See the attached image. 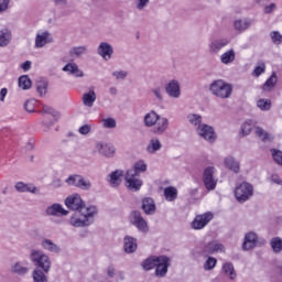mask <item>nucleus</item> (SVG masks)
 <instances>
[{"label":"nucleus","instance_id":"obj_6","mask_svg":"<svg viewBox=\"0 0 282 282\" xmlns=\"http://www.w3.org/2000/svg\"><path fill=\"white\" fill-rule=\"evenodd\" d=\"M169 268H171V258L167 256H159L154 271L155 276H158V279H164V276L169 274Z\"/></svg>","mask_w":282,"mask_h":282},{"label":"nucleus","instance_id":"obj_36","mask_svg":"<svg viewBox=\"0 0 282 282\" xmlns=\"http://www.w3.org/2000/svg\"><path fill=\"white\" fill-rule=\"evenodd\" d=\"M162 149V142H160V139L154 138L150 140V143L147 147V152L151 155L158 153Z\"/></svg>","mask_w":282,"mask_h":282},{"label":"nucleus","instance_id":"obj_61","mask_svg":"<svg viewBox=\"0 0 282 282\" xmlns=\"http://www.w3.org/2000/svg\"><path fill=\"white\" fill-rule=\"evenodd\" d=\"M10 6V0H0V14L1 12H6Z\"/></svg>","mask_w":282,"mask_h":282},{"label":"nucleus","instance_id":"obj_55","mask_svg":"<svg viewBox=\"0 0 282 282\" xmlns=\"http://www.w3.org/2000/svg\"><path fill=\"white\" fill-rule=\"evenodd\" d=\"M34 107H36V100H34V99L26 100L24 104V109L29 113H34Z\"/></svg>","mask_w":282,"mask_h":282},{"label":"nucleus","instance_id":"obj_27","mask_svg":"<svg viewBox=\"0 0 282 282\" xmlns=\"http://www.w3.org/2000/svg\"><path fill=\"white\" fill-rule=\"evenodd\" d=\"M166 129H169V119H166L164 117H159L152 131L156 135H162V133H164V131H166Z\"/></svg>","mask_w":282,"mask_h":282},{"label":"nucleus","instance_id":"obj_21","mask_svg":"<svg viewBox=\"0 0 282 282\" xmlns=\"http://www.w3.org/2000/svg\"><path fill=\"white\" fill-rule=\"evenodd\" d=\"M123 250L127 254H133L138 250V239L131 236L123 238Z\"/></svg>","mask_w":282,"mask_h":282},{"label":"nucleus","instance_id":"obj_35","mask_svg":"<svg viewBox=\"0 0 282 282\" xmlns=\"http://www.w3.org/2000/svg\"><path fill=\"white\" fill-rule=\"evenodd\" d=\"M256 135L257 138H259V140H261V142H264V143L272 142V140H274V135H272L261 127L256 128Z\"/></svg>","mask_w":282,"mask_h":282},{"label":"nucleus","instance_id":"obj_7","mask_svg":"<svg viewBox=\"0 0 282 282\" xmlns=\"http://www.w3.org/2000/svg\"><path fill=\"white\" fill-rule=\"evenodd\" d=\"M65 206L69 208V210H77V213H82V210H87V206H85V202L78 194H73L66 197Z\"/></svg>","mask_w":282,"mask_h":282},{"label":"nucleus","instance_id":"obj_12","mask_svg":"<svg viewBox=\"0 0 282 282\" xmlns=\"http://www.w3.org/2000/svg\"><path fill=\"white\" fill-rule=\"evenodd\" d=\"M51 43H54V36H52V33H50V31L39 32L35 35V47L37 50H41L45 47V45H50Z\"/></svg>","mask_w":282,"mask_h":282},{"label":"nucleus","instance_id":"obj_46","mask_svg":"<svg viewBox=\"0 0 282 282\" xmlns=\"http://www.w3.org/2000/svg\"><path fill=\"white\" fill-rule=\"evenodd\" d=\"M45 271L41 269H35L33 271V281L34 282H47V275H45Z\"/></svg>","mask_w":282,"mask_h":282},{"label":"nucleus","instance_id":"obj_18","mask_svg":"<svg viewBox=\"0 0 282 282\" xmlns=\"http://www.w3.org/2000/svg\"><path fill=\"white\" fill-rule=\"evenodd\" d=\"M96 150L100 155H104V158H113V154L116 153V148L109 143L98 142L96 144Z\"/></svg>","mask_w":282,"mask_h":282},{"label":"nucleus","instance_id":"obj_5","mask_svg":"<svg viewBox=\"0 0 282 282\" xmlns=\"http://www.w3.org/2000/svg\"><path fill=\"white\" fill-rule=\"evenodd\" d=\"M217 169L215 166H207L203 172V183L207 191H215L217 188V177L215 176Z\"/></svg>","mask_w":282,"mask_h":282},{"label":"nucleus","instance_id":"obj_10","mask_svg":"<svg viewBox=\"0 0 282 282\" xmlns=\"http://www.w3.org/2000/svg\"><path fill=\"white\" fill-rule=\"evenodd\" d=\"M196 132L198 133L199 138H203V140H206L210 144L217 140L215 129L206 123L199 124V127L196 128Z\"/></svg>","mask_w":282,"mask_h":282},{"label":"nucleus","instance_id":"obj_41","mask_svg":"<svg viewBox=\"0 0 282 282\" xmlns=\"http://www.w3.org/2000/svg\"><path fill=\"white\" fill-rule=\"evenodd\" d=\"M18 85L20 89L26 90L32 88V79H30V76L22 75L18 79Z\"/></svg>","mask_w":282,"mask_h":282},{"label":"nucleus","instance_id":"obj_16","mask_svg":"<svg viewBox=\"0 0 282 282\" xmlns=\"http://www.w3.org/2000/svg\"><path fill=\"white\" fill-rule=\"evenodd\" d=\"M97 54L104 61H111V56H113V46L107 42H101L97 47Z\"/></svg>","mask_w":282,"mask_h":282},{"label":"nucleus","instance_id":"obj_22","mask_svg":"<svg viewBox=\"0 0 282 282\" xmlns=\"http://www.w3.org/2000/svg\"><path fill=\"white\" fill-rule=\"evenodd\" d=\"M257 241H259V237L254 232L246 234L242 250H252L253 248H257Z\"/></svg>","mask_w":282,"mask_h":282},{"label":"nucleus","instance_id":"obj_52","mask_svg":"<svg viewBox=\"0 0 282 282\" xmlns=\"http://www.w3.org/2000/svg\"><path fill=\"white\" fill-rule=\"evenodd\" d=\"M149 3H151V0H134V8L139 12H142L149 7Z\"/></svg>","mask_w":282,"mask_h":282},{"label":"nucleus","instance_id":"obj_34","mask_svg":"<svg viewBox=\"0 0 282 282\" xmlns=\"http://www.w3.org/2000/svg\"><path fill=\"white\" fill-rule=\"evenodd\" d=\"M41 246L44 250H47V252H54L55 254L61 252V247L50 239H43Z\"/></svg>","mask_w":282,"mask_h":282},{"label":"nucleus","instance_id":"obj_44","mask_svg":"<svg viewBox=\"0 0 282 282\" xmlns=\"http://www.w3.org/2000/svg\"><path fill=\"white\" fill-rule=\"evenodd\" d=\"M253 127H254V123H252V120L246 121L245 123H242L240 128V135L242 138H246V135L252 132Z\"/></svg>","mask_w":282,"mask_h":282},{"label":"nucleus","instance_id":"obj_33","mask_svg":"<svg viewBox=\"0 0 282 282\" xmlns=\"http://www.w3.org/2000/svg\"><path fill=\"white\" fill-rule=\"evenodd\" d=\"M236 58L237 53L235 52V48H230L220 55V63H223V65H230Z\"/></svg>","mask_w":282,"mask_h":282},{"label":"nucleus","instance_id":"obj_32","mask_svg":"<svg viewBox=\"0 0 282 282\" xmlns=\"http://www.w3.org/2000/svg\"><path fill=\"white\" fill-rule=\"evenodd\" d=\"M159 259H160V256H150L149 258H147L145 260H143L141 262V268L145 272H149V271L153 270V268H155V265L158 264Z\"/></svg>","mask_w":282,"mask_h":282},{"label":"nucleus","instance_id":"obj_57","mask_svg":"<svg viewBox=\"0 0 282 282\" xmlns=\"http://www.w3.org/2000/svg\"><path fill=\"white\" fill-rule=\"evenodd\" d=\"M112 76L116 78V80H124V78L129 76V73H127V70H117L112 73Z\"/></svg>","mask_w":282,"mask_h":282},{"label":"nucleus","instance_id":"obj_42","mask_svg":"<svg viewBox=\"0 0 282 282\" xmlns=\"http://www.w3.org/2000/svg\"><path fill=\"white\" fill-rule=\"evenodd\" d=\"M186 118H187V122H189V124H192V127L197 128V127H199V124H204V123H202V121L204 120L202 115L188 113Z\"/></svg>","mask_w":282,"mask_h":282},{"label":"nucleus","instance_id":"obj_3","mask_svg":"<svg viewBox=\"0 0 282 282\" xmlns=\"http://www.w3.org/2000/svg\"><path fill=\"white\" fill-rule=\"evenodd\" d=\"M209 91L217 98H230L232 96V86L224 79H217L209 86Z\"/></svg>","mask_w":282,"mask_h":282},{"label":"nucleus","instance_id":"obj_59","mask_svg":"<svg viewBox=\"0 0 282 282\" xmlns=\"http://www.w3.org/2000/svg\"><path fill=\"white\" fill-rule=\"evenodd\" d=\"M151 91L155 96V98L158 100H160V102H162V100H164V96L162 95V88L156 87V88H153Z\"/></svg>","mask_w":282,"mask_h":282},{"label":"nucleus","instance_id":"obj_13","mask_svg":"<svg viewBox=\"0 0 282 282\" xmlns=\"http://www.w3.org/2000/svg\"><path fill=\"white\" fill-rule=\"evenodd\" d=\"M140 176L126 173L124 180H126V186L128 191H132L133 193H137V191H140L142 188V180L139 178Z\"/></svg>","mask_w":282,"mask_h":282},{"label":"nucleus","instance_id":"obj_2","mask_svg":"<svg viewBox=\"0 0 282 282\" xmlns=\"http://www.w3.org/2000/svg\"><path fill=\"white\" fill-rule=\"evenodd\" d=\"M29 259L45 273H48L52 269V260L50 259V256L41 250L32 249Z\"/></svg>","mask_w":282,"mask_h":282},{"label":"nucleus","instance_id":"obj_48","mask_svg":"<svg viewBox=\"0 0 282 282\" xmlns=\"http://www.w3.org/2000/svg\"><path fill=\"white\" fill-rule=\"evenodd\" d=\"M257 107H259L261 111H270L272 101L270 99H260L257 101Z\"/></svg>","mask_w":282,"mask_h":282},{"label":"nucleus","instance_id":"obj_53","mask_svg":"<svg viewBox=\"0 0 282 282\" xmlns=\"http://www.w3.org/2000/svg\"><path fill=\"white\" fill-rule=\"evenodd\" d=\"M270 39H271L273 45H281V43H282V35L279 31H272L270 33Z\"/></svg>","mask_w":282,"mask_h":282},{"label":"nucleus","instance_id":"obj_37","mask_svg":"<svg viewBox=\"0 0 282 282\" xmlns=\"http://www.w3.org/2000/svg\"><path fill=\"white\" fill-rule=\"evenodd\" d=\"M278 77H276V73H273L268 79L267 82L263 84L262 89L263 91H272V89H274V87H276V83H278Z\"/></svg>","mask_w":282,"mask_h":282},{"label":"nucleus","instance_id":"obj_64","mask_svg":"<svg viewBox=\"0 0 282 282\" xmlns=\"http://www.w3.org/2000/svg\"><path fill=\"white\" fill-rule=\"evenodd\" d=\"M107 274L109 279H113L116 276V268L113 265L108 267Z\"/></svg>","mask_w":282,"mask_h":282},{"label":"nucleus","instance_id":"obj_24","mask_svg":"<svg viewBox=\"0 0 282 282\" xmlns=\"http://www.w3.org/2000/svg\"><path fill=\"white\" fill-rule=\"evenodd\" d=\"M224 165L232 173L239 174L241 171V164L234 156H227L224 159Z\"/></svg>","mask_w":282,"mask_h":282},{"label":"nucleus","instance_id":"obj_15","mask_svg":"<svg viewBox=\"0 0 282 282\" xmlns=\"http://www.w3.org/2000/svg\"><path fill=\"white\" fill-rule=\"evenodd\" d=\"M217 252H226V247H224V243L210 241L203 247V254H217Z\"/></svg>","mask_w":282,"mask_h":282},{"label":"nucleus","instance_id":"obj_23","mask_svg":"<svg viewBox=\"0 0 282 282\" xmlns=\"http://www.w3.org/2000/svg\"><path fill=\"white\" fill-rule=\"evenodd\" d=\"M62 72H67L68 74H70V76H75V78H83V76H85V73L78 67V64L76 63L66 64L62 68Z\"/></svg>","mask_w":282,"mask_h":282},{"label":"nucleus","instance_id":"obj_40","mask_svg":"<svg viewBox=\"0 0 282 282\" xmlns=\"http://www.w3.org/2000/svg\"><path fill=\"white\" fill-rule=\"evenodd\" d=\"M164 197L166 202H175V199H177V188L173 186L165 187Z\"/></svg>","mask_w":282,"mask_h":282},{"label":"nucleus","instance_id":"obj_51","mask_svg":"<svg viewBox=\"0 0 282 282\" xmlns=\"http://www.w3.org/2000/svg\"><path fill=\"white\" fill-rule=\"evenodd\" d=\"M77 188H80V191H90L91 189V181L80 176Z\"/></svg>","mask_w":282,"mask_h":282},{"label":"nucleus","instance_id":"obj_17","mask_svg":"<svg viewBox=\"0 0 282 282\" xmlns=\"http://www.w3.org/2000/svg\"><path fill=\"white\" fill-rule=\"evenodd\" d=\"M46 215L50 217H67L69 215V210L63 208V205L55 203L46 208Z\"/></svg>","mask_w":282,"mask_h":282},{"label":"nucleus","instance_id":"obj_4","mask_svg":"<svg viewBox=\"0 0 282 282\" xmlns=\"http://www.w3.org/2000/svg\"><path fill=\"white\" fill-rule=\"evenodd\" d=\"M235 195L237 200L240 202V204H243V202H248V199L254 195V187L252 184L243 182L236 186Z\"/></svg>","mask_w":282,"mask_h":282},{"label":"nucleus","instance_id":"obj_1","mask_svg":"<svg viewBox=\"0 0 282 282\" xmlns=\"http://www.w3.org/2000/svg\"><path fill=\"white\" fill-rule=\"evenodd\" d=\"M96 215H98V207L89 205L86 209H82V212H76L70 217L69 224L74 228H87L96 221Z\"/></svg>","mask_w":282,"mask_h":282},{"label":"nucleus","instance_id":"obj_25","mask_svg":"<svg viewBox=\"0 0 282 282\" xmlns=\"http://www.w3.org/2000/svg\"><path fill=\"white\" fill-rule=\"evenodd\" d=\"M12 43V30L9 28L0 29V47H8Z\"/></svg>","mask_w":282,"mask_h":282},{"label":"nucleus","instance_id":"obj_63","mask_svg":"<svg viewBox=\"0 0 282 282\" xmlns=\"http://www.w3.org/2000/svg\"><path fill=\"white\" fill-rule=\"evenodd\" d=\"M271 182H273V184H278V186H282V180L278 174L271 175Z\"/></svg>","mask_w":282,"mask_h":282},{"label":"nucleus","instance_id":"obj_20","mask_svg":"<svg viewBox=\"0 0 282 282\" xmlns=\"http://www.w3.org/2000/svg\"><path fill=\"white\" fill-rule=\"evenodd\" d=\"M14 188L18 193H32L33 195H39V193H41V189L34 184H25L23 182L15 183Z\"/></svg>","mask_w":282,"mask_h":282},{"label":"nucleus","instance_id":"obj_56","mask_svg":"<svg viewBox=\"0 0 282 282\" xmlns=\"http://www.w3.org/2000/svg\"><path fill=\"white\" fill-rule=\"evenodd\" d=\"M102 124L105 129H116V119L113 118L102 119Z\"/></svg>","mask_w":282,"mask_h":282},{"label":"nucleus","instance_id":"obj_49","mask_svg":"<svg viewBox=\"0 0 282 282\" xmlns=\"http://www.w3.org/2000/svg\"><path fill=\"white\" fill-rule=\"evenodd\" d=\"M84 54H87V46H75L70 50V56H76V58H80Z\"/></svg>","mask_w":282,"mask_h":282},{"label":"nucleus","instance_id":"obj_19","mask_svg":"<svg viewBox=\"0 0 282 282\" xmlns=\"http://www.w3.org/2000/svg\"><path fill=\"white\" fill-rule=\"evenodd\" d=\"M122 177H124V171L116 170L108 175L107 182L112 186V188H118L122 184Z\"/></svg>","mask_w":282,"mask_h":282},{"label":"nucleus","instance_id":"obj_43","mask_svg":"<svg viewBox=\"0 0 282 282\" xmlns=\"http://www.w3.org/2000/svg\"><path fill=\"white\" fill-rule=\"evenodd\" d=\"M270 246L275 254H279V252H282V238L281 237H274L270 240Z\"/></svg>","mask_w":282,"mask_h":282},{"label":"nucleus","instance_id":"obj_60","mask_svg":"<svg viewBox=\"0 0 282 282\" xmlns=\"http://www.w3.org/2000/svg\"><path fill=\"white\" fill-rule=\"evenodd\" d=\"M78 131L82 135H87L91 131V126L84 124L78 129Z\"/></svg>","mask_w":282,"mask_h":282},{"label":"nucleus","instance_id":"obj_50","mask_svg":"<svg viewBox=\"0 0 282 282\" xmlns=\"http://www.w3.org/2000/svg\"><path fill=\"white\" fill-rule=\"evenodd\" d=\"M80 177L82 175L80 174H73V175H69L67 178H66V184L68 186H75L76 188H78V184L80 182Z\"/></svg>","mask_w":282,"mask_h":282},{"label":"nucleus","instance_id":"obj_47","mask_svg":"<svg viewBox=\"0 0 282 282\" xmlns=\"http://www.w3.org/2000/svg\"><path fill=\"white\" fill-rule=\"evenodd\" d=\"M217 265V260L215 257H207V260L205 261L203 269L205 272H210V270H215V267Z\"/></svg>","mask_w":282,"mask_h":282},{"label":"nucleus","instance_id":"obj_14","mask_svg":"<svg viewBox=\"0 0 282 282\" xmlns=\"http://www.w3.org/2000/svg\"><path fill=\"white\" fill-rule=\"evenodd\" d=\"M165 94H167L170 98H180V96H182V88L180 87V82H177L176 79L170 80L165 85Z\"/></svg>","mask_w":282,"mask_h":282},{"label":"nucleus","instance_id":"obj_9","mask_svg":"<svg viewBox=\"0 0 282 282\" xmlns=\"http://www.w3.org/2000/svg\"><path fill=\"white\" fill-rule=\"evenodd\" d=\"M214 217L215 216L210 212H207L202 215H196L194 220L192 221V228L194 230H203V228H206V226H208V224L213 221Z\"/></svg>","mask_w":282,"mask_h":282},{"label":"nucleus","instance_id":"obj_62","mask_svg":"<svg viewBox=\"0 0 282 282\" xmlns=\"http://www.w3.org/2000/svg\"><path fill=\"white\" fill-rule=\"evenodd\" d=\"M276 10V4L275 3H270L264 8V14H272Z\"/></svg>","mask_w":282,"mask_h":282},{"label":"nucleus","instance_id":"obj_31","mask_svg":"<svg viewBox=\"0 0 282 282\" xmlns=\"http://www.w3.org/2000/svg\"><path fill=\"white\" fill-rule=\"evenodd\" d=\"M252 25V20L250 19H239L234 22V28L237 32H246V30H250Z\"/></svg>","mask_w":282,"mask_h":282},{"label":"nucleus","instance_id":"obj_58","mask_svg":"<svg viewBox=\"0 0 282 282\" xmlns=\"http://www.w3.org/2000/svg\"><path fill=\"white\" fill-rule=\"evenodd\" d=\"M265 73V64L264 63H261L260 66H257L254 69H253V76H261V74H264Z\"/></svg>","mask_w":282,"mask_h":282},{"label":"nucleus","instance_id":"obj_29","mask_svg":"<svg viewBox=\"0 0 282 282\" xmlns=\"http://www.w3.org/2000/svg\"><path fill=\"white\" fill-rule=\"evenodd\" d=\"M30 263L28 262H17L11 267V272L14 274H19V276H23L30 272Z\"/></svg>","mask_w":282,"mask_h":282},{"label":"nucleus","instance_id":"obj_39","mask_svg":"<svg viewBox=\"0 0 282 282\" xmlns=\"http://www.w3.org/2000/svg\"><path fill=\"white\" fill-rule=\"evenodd\" d=\"M94 102H96V91L90 90L83 95V104L85 107H94Z\"/></svg>","mask_w":282,"mask_h":282},{"label":"nucleus","instance_id":"obj_38","mask_svg":"<svg viewBox=\"0 0 282 282\" xmlns=\"http://www.w3.org/2000/svg\"><path fill=\"white\" fill-rule=\"evenodd\" d=\"M223 272L226 276H229L230 281H235L237 279V272H235V265L230 262H226L223 265Z\"/></svg>","mask_w":282,"mask_h":282},{"label":"nucleus","instance_id":"obj_11","mask_svg":"<svg viewBox=\"0 0 282 282\" xmlns=\"http://www.w3.org/2000/svg\"><path fill=\"white\" fill-rule=\"evenodd\" d=\"M228 45H230V40L227 37L214 39L208 44V52L212 55H217L224 47H228Z\"/></svg>","mask_w":282,"mask_h":282},{"label":"nucleus","instance_id":"obj_8","mask_svg":"<svg viewBox=\"0 0 282 282\" xmlns=\"http://www.w3.org/2000/svg\"><path fill=\"white\" fill-rule=\"evenodd\" d=\"M130 221L132 226H135L139 232L147 234L149 232V223L144 220L142 214L138 210H134L130 214Z\"/></svg>","mask_w":282,"mask_h":282},{"label":"nucleus","instance_id":"obj_26","mask_svg":"<svg viewBox=\"0 0 282 282\" xmlns=\"http://www.w3.org/2000/svg\"><path fill=\"white\" fill-rule=\"evenodd\" d=\"M148 165L143 160H140L133 164V167L127 171L130 175H137L140 177L141 173H147Z\"/></svg>","mask_w":282,"mask_h":282},{"label":"nucleus","instance_id":"obj_28","mask_svg":"<svg viewBox=\"0 0 282 282\" xmlns=\"http://www.w3.org/2000/svg\"><path fill=\"white\" fill-rule=\"evenodd\" d=\"M158 120H160V115H158L155 110H151L150 112L145 113L143 124L148 128L155 127V124H158Z\"/></svg>","mask_w":282,"mask_h":282},{"label":"nucleus","instance_id":"obj_45","mask_svg":"<svg viewBox=\"0 0 282 282\" xmlns=\"http://www.w3.org/2000/svg\"><path fill=\"white\" fill-rule=\"evenodd\" d=\"M47 79H40L36 82V91L40 96H45L47 94Z\"/></svg>","mask_w":282,"mask_h":282},{"label":"nucleus","instance_id":"obj_30","mask_svg":"<svg viewBox=\"0 0 282 282\" xmlns=\"http://www.w3.org/2000/svg\"><path fill=\"white\" fill-rule=\"evenodd\" d=\"M141 208L145 215H155V200L151 197L143 198Z\"/></svg>","mask_w":282,"mask_h":282},{"label":"nucleus","instance_id":"obj_54","mask_svg":"<svg viewBox=\"0 0 282 282\" xmlns=\"http://www.w3.org/2000/svg\"><path fill=\"white\" fill-rule=\"evenodd\" d=\"M42 113H47L48 116H52L53 118H61V113L58 111L54 110V108L48 106H43Z\"/></svg>","mask_w":282,"mask_h":282}]
</instances>
